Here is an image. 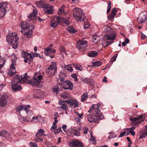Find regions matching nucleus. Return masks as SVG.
<instances>
[{"label":"nucleus","mask_w":147,"mask_h":147,"mask_svg":"<svg viewBox=\"0 0 147 147\" xmlns=\"http://www.w3.org/2000/svg\"><path fill=\"white\" fill-rule=\"evenodd\" d=\"M30 106L28 105H18L17 106L16 109L17 111H18L19 113H20V111L24 109L26 111V113H28V109L30 108Z\"/></svg>","instance_id":"obj_19"},{"label":"nucleus","mask_w":147,"mask_h":147,"mask_svg":"<svg viewBox=\"0 0 147 147\" xmlns=\"http://www.w3.org/2000/svg\"><path fill=\"white\" fill-rule=\"evenodd\" d=\"M73 16L77 21L83 22L84 21L85 16L83 11L80 8L75 7L73 10Z\"/></svg>","instance_id":"obj_1"},{"label":"nucleus","mask_w":147,"mask_h":147,"mask_svg":"<svg viewBox=\"0 0 147 147\" xmlns=\"http://www.w3.org/2000/svg\"><path fill=\"white\" fill-rule=\"evenodd\" d=\"M115 37V34H106L102 38V42L103 47H106L110 45Z\"/></svg>","instance_id":"obj_3"},{"label":"nucleus","mask_w":147,"mask_h":147,"mask_svg":"<svg viewBox=\"0 0 147 147\" xmlns=\"http://www.w3.org/2000/svg\"><path fill=\"white\" fill-rule=\"evenodd\" d=\"M61 21V17L54 16L51 19L50 22L51 27L54 28L57 26L59 23Z\"/></svg>","instance_id":"obj_11"},{"label":"nucleus","mask_w":147,"mask_h":147,"mask_svg":"<svg viewBox=\"0 0 147 147\" xmlns=\"http://www.w3.org/2000/svg\"><path fill=\"white\" fill-rule=\"evenodd\" d=\"M146 137V134H145V132L143 133L140 136L139 139H140L143 138H145Z\"/></svg>","instance_id":"obj_61"},{"label":"nucleus","mask_w":147,"mask_h":147,"mask_svg":"<svg viewBox=\"0 0 147 147\" xmlns=\"http://www.w3.org/2000/svg\"><path fill=\"white\" fill-rule=\"evenodd\" d=\"M126 132H127V131H125L122 132L120 134V135H119V137H121L123 136H124Z\"/></svg>","instance_id":"obj_62"},{"label":"nucleus","mask_w":147,"mask_h":147,"mask_svg":"<svg viewBox=\"0 0 147 147\" xmlns=\"http://www.w3.org/2000/svg\"><path fill=\"white\" fill-rule=\"evenodd\" d=\"M35 74L33 77V79L32 80H30L28 83L33 86H36L38 88L42 87L43 84L42 82L40 80L42 79V76L41 75L36 76Z\"/></svg>","instance_id":"obj_4"},{"label":"nucleus","mask_w":147,"mask_h":147,"mask_svg":"<svg viewBox=\"0 0 147 147\" xmlns=\"http://www.w3.org/2000/svg\"><path fill=\"white\" fill-rule=\"evenodd\" d=\"M36 6L39 8H43L44 7V2L43 0H40L36 3Z\"/></svg>","instance_id":"obj_31"},{"label":"nucleus","mask_w":147,"mask_h":147,"mask_svg":"<svg viewBox=\"0 0 147 147\" xmlns=\"http://www.w3.org/2000/svg\"><path fill=\"white\" fill-rule=\"evenodd\" d=\"M32 55L34 57H39L40 58H42L40 54L38 53H32Z\"/></svg>","instance_id":"obj_57"},{"label":"nucleus","mask_w":147,"mask_h":147,"mask_svg":"<svg viewBox=\"0 0 147 147\" xmlns=\"http://www.w3.org/2000/svg\"><path fill=\"white\" fill-rule=\"evenodd\" d=\"M145 12L141 13V16L137 18V22L139 24H141L147 20V16L145 14Z\"/></svg>","instance_id":"obj_18"},{"label":"nucleus","mask_w":147,"mask_h":147,"mask_svg":"<svg viewBox=\"0 0 147 147\" xmlns=\"http://www.w3.org/2000/svg\"><path fill=\"white\" fill-rule=\"evenodd\" d=\"M52 89L53 91L54 92H56L57 94L59 92L58 87L57 86H53L52 87Z\"/></svg>","instance_id":"obj_45"},{"label":"nucleus","mask_w":147,"mask_h":147,"mask_svg":"<svg viewBox=\"0 0 147 147\" xmlns=\"http://www.w3.org/2000/svg\"><path fill=\"white\" fill-rule=\"evenodd\" d=\"M64 101L59 100L58 103L60 105H61V106L59 107V108L66 111L67 109V106L66 104L64 103Z\"/></svg>","instance_id":"obj_29"},{"label":"nucleus","mask_w":147,"mask_h":147,"mask_svg":"<svg viewBox=\"0 0 147 147\" xmlns=\"http://www.w3.org/2000/svg\"><path fill=\"white\" fill-rule=\"evenodd\" d=\"M8 98V96L5 94H3L1 96L0 99V106L1 107H3L5 105L7 102Z\"/></svg>","instance_id":"obj_17"},{"label":"nucleus","mask_w":147,"mask_h":147,"mask_svg":"<svg viewBox=\"0 0 147 147\" xmlns=\"http://www.w3.org/2000/svg\"><path fill=\"white\" fill-rule=\"evenodd\" d=\"M9 134H8L7 131L5 130H3L0 132V136L1 137L6 138L9 136Z\"/></svg>","instance_id":"obj_37"},{"label":"nucleus","mask_w":147,"mask_h":147,"mask_svg":"<svg viewBox=\"0 0 147 147\" xmlns=\"http://www.w3.org/2000/svg\"><path fill=\"white\" fill-rule=\"evenodd\" d=\"M67 30L72 34H73L77 32V30L74 29V27L72 26H69L67 28Z\"/></svg>","instance_id":"obj_39"},{"label":"nucleus","mask_w":147,"mask_h":147,"mask_svg":"<svg viewBox=\"0 0 147 147\" xmlns=\"http://www.w3.org/2000/svg\"><path fill=\"white\" fill-rule=\"evenodd\" d=\"M8 4L5 2L0 3V16L2 18L5 16L8 9Z\"/></svg>","instance_id":"obj_8"},{"label":"nucleus","mask_w":147,"mask_h":147,"mask_svg":"<svg viewBox=\"0 0 147 147\" xmlns=\"http://www.w3.org/2000/svg\"><path fill=\"white\" fill-rule=\"evenodd\" d=\"M59 51L60 54L63 57L66 55V52L65 48L63 47H61L59 48Z\"/></svg>","instance_id":"obj_30"},{"label":"nucleus","mask_w":147,"mask_h":147,"mask_svg":"<svg viewBox=\"0 0 147 147\" xmlns=\"http://www.w3.org/2000/svg\"><path fill=\"white\" fill-rule=\"evenodd\" d=\"M60 96L64 99L70 98V95L67 92H63L61 94Z\"/></svg>","instance_id":"obj_36"},{"label":"nucleus","mask_w":147,"mask_h":147,"mask_svg":"<svg viewBox=\"0 0 147 147\" xmlns=\"http://www.w3.org/2000/svg\"><path fill=\"white\" fill-rule=\"evenodd\" d=\"M90 24L88 22H85L84 23V29H87L90 27Z\"/></svg>","instance_id":"obj_53"},{"label":"nucleus","mask_w":147,"mask_h":147,"mask_svg":"<svg viewBox=\"0 0 147 147\" xmlns=\"http://www.w3.org/2000/svg\"><path fill=\"white\" fill-rule=\"evenodd\" d=\"M15 64V63H13L11 65L10 69L8 70V74L11 76H13L16 72L15 68L14 67Z\"/></svg>","instance_id":"obj_20"},{"label":"nucleus","mask_w":147,"mask_h":147,"mask_svg":"<svg viewBox=\"0 0 147 147\" xmlns=\"http://www.w3.org/2000/svg\"><path fill=\"white\" fill-rule=\"evenodd\" d=\"M63 84L64 85H66L65 87V86H64V88L65 89H70L71 90H72L73 85L71 82L67 80L64 82Z\"/></svg>","instance_id":"obj_25"},{"label":"nucleus","mask_w":147,"mask_h":147,"mask_svg":"<svg viewBox=\"0 0 147 147\" xmlns=\"http://www.w3.org/2000/svg\"><path fill=\"white\" fill-rule=\"evenodd\" d=\"M136 128L135 127H132L130 128H127L125 129V130L129 131H134Z\"/></svg>","instance_id":"obj_56"},{"label":"nucleus","mask_w":147,"mask_h":147,"mask_svg":"<svg viewBox=\"0 0 147 147\" xmlns=\"http://www.w3.org/2000/svg\"><path fill=\"white\" fill-rule=\"evenodd\" d=\"M102 64V63L100 61L94 62L92 63V66L93 67H98L101 66Z\"/></svg>","instance_id":"obj_41"},{"label":"nucleus","mask_w":147,"mask_h":147,"mask_svg":"<svg viewBox=\"0 0 147 147\" xmlns=\"http://www.w3.org/2000/svg\"><path fill=\"white\" fill-rule=\"evenodd\" d=\"M44 11L48 14H50L53 13V5L48 3L45 4L43 8Z\"/></svg>","instance_id":"obj_13"},{"label":"nucleus","mask_w":147,"mask_h":147,"mask_svg":"<svg viewBox=\"0 0 147 147\" xmlns=\"http://www.w3.org/2000/svg\"><path fill=\"white\" fill-rule=\"evenodd\" d=\"M64 68H66L67 70L69 72H72L73 71V69L71 67V65H67L64 67Z\"/></svg>","instance_id":"obj_44"},{"label":"nucleus","mask_w":147,"mask_h":147,"mask_svg":"<svg viewBox=\"0 0 147 147\" xmlns=\"http://www.w3.org/2000/svg\"><path fill=\"white\" fill-rule=\"evenodd\" d=\"M91 138L90 140L92 141H94L95 140V138L93 136L92 134V133H90Z\"/></svg>","instance_id":"obj_60"},{"label":"nucleus","mask_w":147,"mask_h":147,"mask_svg":"<svg viewBox=\"0 0 147 147\" xmlns=\"http://www.w3.org/2000/svg\"><path fill=\"white\" fill-rule=\"evenodd\" d=\"M20 82L22 83L26 82L28 79L26 73H25L23 77L22 76H20Z\"/></svg>","instance_id":"obj_27"},{"label":"nucleus","mask_w":147,"mask_h":147,"mask_svg":"<svg viewBox=\"0 0 147 147\" xmlns=\"http://www.w3.org/2000/svg\"><path fill=\"white\" fill-rule=\"evenodd\" d=\"M100 40V37L95 34L93 36L92 39L91 41L93 42L97 43L99 42Z\"/></svg>","instance_id":"obj_32"},{"label":"nucleus","mask_w":147,"mask_h":147,"mask_svg":"<svg viewBox=\"0 0 147 147\" xmlns=\"http://www.w3.org/2000/svg\"><path fill=\"white\" fill-rule=\"evenodd\" d=\"M30 144L31 147H38V145L36 143L33 142H31Z\"/></svg>","instance_id":"obj_52"},{"label":"nucleus","mask_w":147,"mask_h":147,"mask_svg":"<svg viewBox=\"0 0 147 147\" xmlns=\"http://www.w3.org/2000/svg\"><path fill=\"white\" fill-rule=\"evenodd\" d=\"M56 69V63L55 62H52L50 66L46 70V72L48 73L50 76H52L55 74Z\"/></svg>","instance_id":"obj_9"},{"label":"nucleus","mask_w":147,"mask_h":147,"mask_svg":"<svg viewBox=\"0 0 147 147\" xmlns=\"http://www.w3.org/2000/svg\"><path fill=\"white\" fill-rule=\"evenodd\" d=\"M117 11V10L116 8H113L112 10L111 14L108 16V20H111V21H113V19L116 15Z\"/></svg>","instance_id":"obj_24"},{"label":"nucleus","mask_w":147,"mask_h":147,"mask_svg":"<svg viewBox=\"0 0 147 147\" xmlns=\"http://www.w3.org/2000/svg\"><path fill=\"white\" fill-rule=\"evenodd\" d=\"M45 131L44 130L42 129H39L37 133L36 134V136L42 137V136H45L46 135L44 134Z\"/></svg>","instance_id":"obj_34"},{"label":"nucleus","mask_w":147,"mask_h":147,"mask_svg":"<svg viewBox=\"0 0 147 147\" xmlns=\"http://www.w3.org/2000/svg\"><path fill=\"white\" fill-rule=\"evenodd\" d=\"M76 45L77 48L80 50L82 48H85L87 46V42L86 40H79L76 42Z\"/></svg>","instance_id":"obj_15"},{"label":"nucleus","mask_w":147,"mask_h":147,"mask_svg":"<svg viewBox=\"0 0 147 147\" xmlns=\"http://www.w3.org/2000/svg\"><path fill=\"white\" fill-rule=\"evenodd\" d=\"M66 127H67V125H63L62 126V129H63V131L65 132H66V131L67 130Z\"/></svg>","instance_id":"obj_63"},{"label":"nucleus","mask_w":147,"mask_h":147,"mask_svg":"<svg viewBox=\"0 0 147 147\" xmlns=\"http://www.w3.org/2000/svg\"><path fill=\"white\" fill-rule=\"evenodd\" d=\"M21 56L25 58L24 61L25 63L33 61V57L30 53L23 51L22 52Z\"/></svg>","instance_id":"obj_10"},{"label":"nucleus","mask_w":147,"mask_h":147,"mask_svg":"<svg viewBox=\"0 0 147 147\" xmlns=\"http://www.w3.org/2000/svg\"><path fill=\"white\" fill-rule=\"evenodd\" d=\"M81 80L82 82L87 84L90 83L92 81L91 80L88 78H82L81 79Z\"/></svg>","instance_id":"obj_43"},{"label":"nucleus","mask_w":147,"mask_h":147,"mask_svg":"<svg viewBox=\"0 0 147 147\" xmlns=\"http://www.w3.org/2000/svg\"><path fill=\"white\" fill-rule=\"evenodd\" d=\"M72 144L73 147H83L82 144L78 140L74 141Z\"/></svg>","instance_id":"obj_28"},{"label":"nucleus","mask_w":147,"mask_h":147,"mask_svg":"<svg viewBox=\"0 0 147 147\" xmlns=\"http://www.w3.org/2000/svg\"><path fill=\"white\" fill-rule=\"evenodd\" d=\"M98 54V52L95 51H92L88 53V55L89 57H92L97 55Z\"/></svg>","instance_id":"obj_40"},{"label":"nucleus","mask_w":147,"mask_h":147,"mask_svg":"<svg viewBox=\"0 0 147 147\" xmlns=\"http://www.w3.org/2000/svg\"><path fill=\"white\" fill-rule=\"evenodd\" d=\"M83 130L84 131V134H86L88 132V129L87 127L85 126L83 127Z\"/></svg>","instance_id":"obj_54"},{"label":"nucleus","mask_w":147,"mask_h":147,"mask_svg":"<svg viewBox=\"0 0 147 147\" xmlns=\"http://www.w3.org/2000/svg\"><path fill=\"white\" fill-rule=\"evenodd\" d=\"M88 114L87 119L88 120L91 122L98 123V121L99 119H102L103 118V116L102 113H99L97 114L96 113H93L94 115L89 113Z\"/></svg>","instance_id":"obj_5"},{"label":"nucleus","mask_w":147,"mask_h":147,"mask_svg":"<svg viewBox=\"0 0 147 147\" xmlns=\"http://www.w3.org/2000/svg\"><path fill=\"white\" fill-rule=\"evenodd\" d=\"M101 105L100 103H98L97 105L93 104L91 107L90 109L88 111V112L90 113L91 112L93 113H96L97 114L100 113V111L99 109V107Z\"/></svg>","instance_id":"obj_12"},{"label":"nucleus","mask_w":147,"mask_h":147,"mask_svg":"<svg viewBox=\"0 0 147 147\" xmlns=\"http://www.w3.org/2000/svg\"><path fill=\"white\" fill-rule=\"evenodd\" d=\"M5 61V58H1V57H0V73L1 72V69L4 64Z\"/></svg>","instance_id":"obj_38"},{"label":"nucleus","mask_w":147,"mask_h":147,"mask_svg":"<svg viewBox=\"0 0 147 147\" xmlns=\"http://www.w3.org/2000/svg\"><path fill=\"white\" fill-rule=\"evenodd\" d=\"M65 101L70 107L74 108L79 106L78 101L74 99L66 100Z\"/></svg>","instance_id":"obj_14"},{"label":"nucleus","mask_w":147,"mask_h":147,"mask_svg":"<svg viewBox=\"0 0 147 147\" xmlns=\"http://www.w3.org/2000/svg\"><path fill=\"white\" fill-rule=\"evenodd\" d=\"M62 130L61 129V127H60L58 129H56V130H55V131H54V133H55V134H57L59 133Z\"/></svg>","instance_id":"obj_55"},{"label":"nucleus","mask_w":147,"mask_h":147,"mask_svg":"<svg viewBox=\"0 0 147 147\" xmlns=\"http://www.w3.org/2000/svg\"><path fill=\"white\" fill-rule=\"evenodd\" d=\"M103 28L104 29V31L105 32H109L111 31V29L108 26H105Z\"/></svg>","instance_id":"obj_47"},{"label":"nucleus","mask_w":147,"mask_h":147,"mask_svg":"<svg viewBox=\"0 0 147 147\" xmlns=\"http://www.w3.org/2000/svg\"><path fill=\"white\" fill-rule=\"evenodd\" d=\"M118 54H116L114 56H113L111 58V60L110 61V62H113L114 61H115L116 60L117 57V56Z\"/></svg>","instance_id":"obj_50"},{"label":"nucleus","mask_w":147,"mask_h":147,"mask_svg":"<svg viewBox=\"0 0 147 147\" xmlns=\"http://www.w3.org/2000/svg\"><path fill=\"white\" fill-rule=\"evenodd\" d=\"M37 11L35 8L34 9L33 11L28 16L30 20H35L37 19L36 15L37 13Z\"/></svg>","instance_id":"obj_21"},{"label":"nucleus","mask_w":147,"mask_h":147,"mask_svg":"<svg viewBox=\"0 0 147 147\" xmlns=\"http://www.w3.org/2000/svg\"><path fill=\"white\" fill-rule=\"evenodd\" d=\"M53 46V45L51 44L45 49L44 51L45 54L46 55L49 56L51 58L54 57L55 56L54 54L56 52V50L52 49Z\"/></svg>","instance_id":"obj_7"},{"label":"nucleus","mask_w":147,"mask_h":147,"mask_svg":"<svg viewBox=\"0 0 147 147\" xmlns=\"http://www.w3.org/2000/svg\"><path fill=\"white\" fill-rule=\"evenodd\" d=\"M56 128V125H53L51 127V131L54 132V131H55V130H56L55 129Z\"/></svg>","instance_id":"obj_59"},{"label":"nucleus","mask_w":147,"mask_h":147,"mask_svg":"<svg viewBox=\"0 0 147 147\" xmlns=\"http://www.w3.org/2000/svg\"><path fill=\"white\" fill-rule=\"evenodd\" d=\"M41 137L37 136L36 135V137L34 139V141L36 142H42L43 141V139Z\"/></svg>","instance_id":"obj_42"},{"label":"nucleus","mask_w":147,"mask_h":147,"mask_svg":"<svg viewBox=\"0 0 147 147\" xmlns=\"http://www.w3.org/2000/svg\"><path fill=\"white\" fill-rule=\"evenodd\" d=\"M74 135L77 136H80V132L78 130L75 129L74 130Z\"/></svg>","instance_id":"obj_51"},{"label":"nucleus","mask_w":147,"mask_h":147,"mask_svg":"<svg viewBox=\"0 0 147 147\" xmlns=\"http://www.w3.org/2000/svg\"><path fill=\"white\" fill-rule=\"evenodd\" d=\"M71 77L74 79L75 81H77V76L75 74H72L71 76Z\"/></svg>","instance_id":"obj_58"},{"label":"nucleus","mask_w":147,"mask_h":147,"mask_svg":"<svg viewBox=\"0 0 147 147\" xmlns=\"http://www.w3.org/2000/svg\"><path fill=\"white\" fill-rule=\"evenodd\" d=\"M61 20H62V21L64 22V23L67 25L69 24V22L64 18L61 17Z\"/></svg>","instance_id":"obj_49"},{"label":"nucleus","mask_w":147,"mask_h":147,"mask_svg":"<svg viewBox=\"0 0 147 147\" xmlns=\"http://www.w3.org/2000/svg\"><path fill=\"white\" fill-rule=\"evenodd\" d=\"M74 65L77 70H79L80 71H82V67L81 65L75 64H74Z\"/></svg>","instance_id":"obj_46"},{"label":"nucleus","mask_w":147,"mask_h":147,"mask_svg":"<svg viewBox=\"0 0 147 147\" xmlns=\"http://www.w3.org/2000/svg\"><path fill=\"white\" fill-rule=\"evenodd\" d=\"M20 76L17 75L13 79L12 83V90L15 92L18 91L22 89L20 85L19 84L20 83Z\"/></svg>","instance_id":"obj_6"},{"label":"nucleus","mask_w":147,"mask_h":147,"mask_svg":"<svg viewBox=\"0 0 147 147\" xmlns=\"http://www.w3.org/2000/svg\"><path fill=\"white\" fill-rule=\"evenodd\" d=\"M27 111L28 112V113H27V114L29 113H30L28 116L25 117H23L21 115H19V118L23 122H29L30 121L31 119V115L32 114V112L31 111L29 110H28Z\"/></svg>","instance_id":"obj_16"},{"label":"nucleus","mask_w":147,"mask_h":147,"mask_svg":"<svg viewBox=\"0 0 147 147\" xmlns=\"http://www.w3.org/2000/svg\"><path fill=\"white\" fill-rule=\"evenodd\" d=\"M142 116L140 115L137 117H130L129 119L131 121H136L138 123L143 122L144 121V119L142 118Z\"/></svg>","instance_id":"obj_23"},{"label":"nucleus","mask_w":147,"mask_h":147,"mask_svg":"<svg viewBox=\"0 0 147 147\" xmlns=\"http://www.w3.org/2000/svg\"><path fill=\"white\" fill-rule=\"evenodd\" d=\"M88 92H85L82 95L81 100V102H84L87 100L88 96Z\"/></svg>","instance_id":"obj_33"},{"label":"nucleus","mask_w":147,"mask_h":147,"mask_svg":"<svg viewBox=\"0 0 147 147\" xmlns=\"http://www.w3.org/2000/svg\"><path fill=\"white\" fill-rule=\"evenodd\" d=\"M141 34L142 38L143 39H145L146 38V36L145 34H144L142 32H141Z\"/></svg>","instance_id":"obj_64"},{"label":"nucleus","mask_w":147,"mask_h":147,"mask_svg":"<svg viewBox=\"0 0 147 147\" xmlns=\"http://www.w3.org/2000/svg\"><path fill=\"white\" fill-rule=\"evenodd\" d=\"M65 7V5H63L61 6V8L59 9L58 12V14L59 15H65V13L64 12V10Z\"/></svg>","instance_id":"obj_35"},{"label":"nucleus","mask_w":147,"mask_h":147,"mask_svg":"<svg viewBox=\"0 0 147 147\" xmlns=\"http://www.w3.org/2000/svg\"><path fill=\"white\" fill-rule=\"evenodd\" d=\"M21 32L24 35L26 34L27 36H28V37H30V36L31 35L32 32V31H31V33H30L28 32H25L23 30H21Z\"/></svg>","instance_id":"obj_48"},{"label":"nucleus","mask_w":147,"mask_h":147,"mask_svg":"<svg viewBox=\"0 0 147 147\" xmlns=\"http://www.w3.org/2000/svg\"><path fill=\"white\" fill-rule=\"evenodd\" d=\"M20 26L22 30H28L30 28V24L26 21L22 22L20 24Z\"/></svg>","instance_id":"obj_22"},{"label":"nucleus","mask_w":147,"mask_h":147,"mask_svg":"<svg viewBox=\"0 0 147 147\" xmlns=\"http://www.w3.org/2000/svg\"><path fill=\"white\" fill-rule=\"evenodd\" d=\"M7 41L9 44L11 45L13 49H16L18 46V38L15 33L8 34L7 36Z\"/></svg>","instance_id":"obj_2"},{"label":"nucleus","mask_w":147,"mask_h":147,"mask_svg":"<svg viewBox=\"0 0 147 147\" xmlns=\"http://www.w3.org/2000/svg\"><path fill=\"white\" fill-rule=\"evenodd\" d=\"M75 113L77 114L75 117L76 121L78 124H80L81 123V119H82V117L84 115V114L83 113L80 114L78 113Z\"/></svg>","instance_id":"obj_26"}]
</instances>
